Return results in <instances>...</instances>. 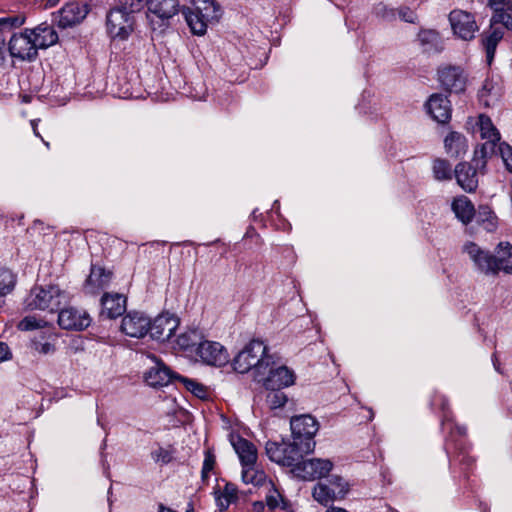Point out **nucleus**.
Masks as SVG:
<instances>
[{
    "mask_svg": "<svg viewBox=\"0 0 512 512\" xmlns=\"http://www.w3.org/2000/svg\"><path fill=\"white\" fill-rule=\"evenodd\" d=\"M46 322L35 316H26L18 323V329L21 331H30L43 327Z\"/></svg>",
    "mask_w": 512,
    "mask_h": 512,
    "instance_id": "c03bdc74",
    "label": "nucleus"
},
{
    "mask_svg": "<svg viewBox=\"0 0 512 512\" xmlns=\"http://www.w3.org/2000/svg\"><path fill=\"white\" fill-rule=\"evenodd\" d=\"M91 323V318L86 311L75 307L61 308L58 310V324L66 330H83Z\"/></svg>",
    "mask_w": 512,
    "mask_h": 512,
    "instance_id": "f3484780",
    "label": "nucleus"
},
{
    "mask_svg": "<svg viewBox=\"0 0 512 512\" xmlns=\"http://www.w3.org/2000/svg\"><path fill=\"white\" fill-rule=\"evenodd\" d=\"M218 503H219V506L223 509V508H226L225 507V499H224V496L221 495L219 498H218Z\"/></svg>",
    "mask_w": 512,
    "mask_h": 512,
    "instance_id": "4d7b16f0",
    "label": "nucleus"
},
{
    "mask_svg": "<svg viewBox=\"0 0 512 512\" xmlns=\"http://www.w3.org/2000/svg\"><path fill=\"white\" fill-rule=\"evenodd\" d=\"M290 427L296 444L312 453L316 445L314 437L320 427L317 419L310 414L297 415L291 418Z\"/></svg>",
    "mask_w": 512,
    "mask_h": 512,
    "instance_id": "0eeeda50",
    "label": "nucleus"
},
{
    "mask_svg": "<svg viewBox=\"0 0 512 512\" xmlns=\"http://www.w3.org/2000/svg\"><path fill=\"white\" fill-rule=\"evenodd\" d=\"M149 327L150 318L137 311L127 313L121 323L122 332L135 338L144 337L148 333Z\"/></svg>",
    "mask_w": 512,
    "mask_h": 512,
    "instance_id": "4be33fe9",
    "label": "nucleus"
},
{
    "mask_svg": "<svg viewBox=\"0 0 512 512\" xmlns=\"http://www.w3.org/2000/svg\"><path fill=\"white\" fill-rule=\"evenodd\" d=\"M265 479V473L257 469L256 464L242 465V480L244 483L258 486L263 484Z\"/></svg>",
    "mask_w": 512,
    "mask_h": 512,
    "instance_id": "e433bc0d",
    "label": "nucleus"
},
{
    "mask_svg": "<svg viewBox=\"0 0 512 512\" xmlns=\"http://www.w3.org/2000/svg\"><path fill=\"white\" fill-rule=\"evenodd\" d=\"M332 468L333 463L330 460L313 458L301 460L294 472L304 480H315L327 476Z\"/></svg>",
    "mask_w": 512,
    "mask_h": 512,
    "instance_id": "dca6fc26",
    "label": "nucleus"
},
{
    "mask_svg": "<svg viewBox=\"0 0 512 512\" xmlns=\"http://www.w3.org/2000/svg\"><path fill=\"white\" fill-rule=\"evenodd\" d=\"M29 32L32 36L36 50L46 49L54 45L58 40V35L55 29L46 23L37 26Z\"/></svg>",
    "mask_w": 512,
    "mask_h": 512,
    "instance_id": "cd10ccee",
    "label": "nucleus"
},
{
    "mask_svg": "<svg viewBox=\"0 0 512 512\" xmlns=\"http://www.w3.org/2000/svg\"><path fill=\"white\" fill-rule=\"evenodd\" d=\"M42 141H43V143L45 144V146H46L47 148H49V146H50L49 142H46V141H44L43 139H42Z\"/></svg>",
    "mask_w": 512,
    "mask_h": 512,
    "instance_id": "680f3d73",
    "label": "nucleus"
},
{
    "mask_svg": "<svg viewBox=\"0 0 512 512\" xmlns=\"http://www.w3.org/2000/svg\"><path fill=\"white\" fill-rule=\"evenodd\" d=\"M203 338V334L198 329H189L181 333L177 339L176 343L180 349L183 351H195L198 347L201 339Z\"/></svg>",
    "mask_w": 512,
    "mask_h": 512,
    "instance_id": "f704fd0d",
    "label": "nucleus"
},
{
    "mask_svg": "<svg viewBox=\"0 0 512 512\" xmlns=\"http://www.w3.org/2000/svg\"><path fill=\"white\" fill-rule=\"evenodd\" d=\"M441 85L448 91L461 93L466 87V76L462 69L456 66H447L438 71Z\"/></svg>",
    "mask_w": 512,
    "mask_h": 512,
    "instance_id": "b1692460",
    "label": "nucleus"
},
{
    "mask_svg": "<svg viewBox=\"0 0 512 512\" xmlns=\"http://www.w3.org/2000/svg\"><path fill=\"white\" fill-rule=\"evenodd\" d=\"M488 5L493 10V15L489 29L481 35V44L486 53V62L491 65L496 48L504 36V29L496 25L502 24L506 29L512 30V1L488 0Z\"/></svg>",
    "mask_w": 512,
    "mask_h": 512,
    "instance_id": "f03ea898",
    "label": "nucleus"
},
{
    "mask_svg": "<svg viewBox=\"0 0 512 512\" xmlns=\"http://www.w3.org/2000/svg\"><path fill=\"white\" fill-rule=\"evenodd\" d=\"M15 285V276L11 270L0 267V296L9 294Z\"/></svg>",
    "mask_w": 512,
    "mask_h": 512,
    "instance_id": "ea45409f",
    "label": "nucleus"
},
{
    "mask_svg": "<svg viewBox=\"0 0 512 512\" xmlns=\"http://www.w3.org/2000/svg\"><path fill=\"white\" fill-rule=\"evenodd\" d=\"M349 491V484L340 476L333 475L325 481H319L312 492L313 498L321 505L327 506L343 499Z\"/></svg>",
    "mask_w": 512,
    "mask_h": 512,
    "instance_id": "6e6552de",
    "label": "nucleus"
},
{
    "mask_svg": "<svg viewBox=\"0 0 512 512\" xmlns=\"http://www.w3.org/2000/svg\"><path fill=\"white\" fill-rule=\"evenodd\" d=\"M59 23L63 27H68L79 23L87 14V10L80 8L77 3H69L59 11Z\"/></svg>",
    "mask_w": 512,
    "mask_h": 512,
    "instance_id": "2f4dec72",
    "label": "nucleus"
},
{
    "mask_svg": "<svg viewBox=\"0 0 512 512\" xmlns=\"http://www.w3.org/2000/svg\"><path fill=\"white\" fill-rule=\"evenodd\" d=\"M266 504L271 510H274V509L280 508V507L282 509L286 508V503H285L282 495L274 487L269 491V493L266 496Z\"/></svg>",
    "mask_w": 512,
    "mask_h": 512,
    "instance_id": "a18cd8bd",
    "label": "nucleus"
},
{
    "mask_svg": "<svg viewBox=\"0 0 512 512\" xmlns=\"http://www.w3.org/2000/svg\"><path fill=\"white\" fill-rule=\"evenodd\" d=\"M147 16L152 25L166 26L179 12L178 0H146Z\"/></svg>",
    "mask_w": 512,
    "mask_h": 512,
    "instance_id": "9b49d317",
    "label": "nucleus"
},
{
    "mask_svg": "<svg viewBox=\"0 0 512 512\" xmlns=\"http://www.w3.org/2000/svg\"><path fill=\"white\" fill-rule=\"evenodd\" d=\"M216 464V457L212 450L207 449L205 451V457L202 466V478L205 480L209 477L210 472L214 469Z\"/></svg>",
    "mask_w": 512,
    "mask_h": 512,
    "instance_id": "09e8293b",
    "label": "nucleus"
},
{
    "mask_svg": "<svg viewBox=\"0 0 512 512\" xmlns=\"http://www.w3.org/2000/svg\"><path fill=\"white\" fill-rule=\"evenodd\" d=\"M398 14H399V17L401 18V20L408 22V23H415L417 20V15L409 7L400 8Z\"/></svg>",
    "mask_w": 512,
    "mask_h": 512,
    "instance_id": "3c124183",
    "label": "nucleus"
},
{
    "mask_svg": "<svg viewBox=\"0 0 512 512\" xmlns=\"http://www.w3.org/2000/svg\"><path fill=\"white\" fill-rule=\"evenodd\" d=\"M451 208L457 219L465 225L470 223L475 216L474 205L466 196L456 197L452 202Z\"/></svg>",
    "mask_w": 512,
    "mask_h": 512,
    "instance_id": "473e14b6",
    "label": "nucleus"
},
{
    "mask_svg": "<svg viewBox=\"0 0 512 512\" xmlns=\"http://www.w3.org/2000/svg\"><path fill=\"white\" fill-rule=\"evenodd\" d=\"M11 358V351L8 345L4 342H0V362L9 360Z\"/></svg>",
    "mask_w": 512,
    "mask_h": 512,
    "instance_id": "864d4df0",
    "label": "nucleus"
},
{
    "mask_svg": "<svg viewBox=\"0 0 512 512\" xmlns=\"http://www.w3.org/2000/svg\"><path fill=\"white\" fill-rule=\"evenodd\" d=\"M265 451L271 461L284 467H291L293 471H295L304 455L310 453L304 451L303 447L296 444L294 440L292 442L268 441L265 445Z\"/></svg>",
    "mask_w": 512,
    "mask_h": 512,
    "instance_id": "423d86ee",
    "label": "nucleus"
},
{
    "mask_svg": "<svg viewBox=\"0 0 512 512\" xmlns=\"http://www.w3.org/2000/svg\"><path fill=\"white\" fill-rule=\"evenodd\" d=\"M101 305L103 314L109 318H116L126 311V298L119 293H105L101 298Z\"/></svg>",
    "mask_w": 512,
    "mask_h": 512,
    "instance_id": "c85d7f7f",
    "label": "nucleus"
},
{
    "mask_svg": "<svg viewBox=\"0 0 512 512\" xmlns=\"http://www.w3.org/2000/svg\"><path fill=\"white\" fill-rule=\"evenodd\" d=\"M376 10H377V14L382 15V17H384V18H389V17L394 16L393 10L388 9L385 5H382V4L378 5Z\"/></svg>",
    "mask_w": 512,
    "mask_h": 512,
    "instance_id": "5fc2aeb1",
    "label": "nucleus"
},
{
    "mask_svg": "<svg viewBox=\"0 0 512 512\" xmlns=\"http://www.w3.org/2000/svg\"><path fill=\"white\" fill-rule=\"evenodd\" d=\"M182 14L193 34L204 35L208 24L221 18L222 8L215 0H193V7H184Z\"/></svg>",
    "mask_w": 512,
    "mask_h": 512,
    "instance_id": "7ed1b4c3",
    "label": "nucleus"
},
{
    "mask_svg": "<svg viewBox=\"0 0 512 512\" xmlns=\"http://www.w3.org/2000/svg\"><path fill=\"white\" fill-rule=\"evenodd\" d=\"M196 355L206 365L222 367L229 362L227 349L217 341L201 339L196 348Z\"/></svg>",
    "mask_w": 512,
    "mask_h": 512,
    "instance_id": "f8f14e48",
    "label": "nucleus"
},
{
    "mask_svg": "<svg viewBox=\"0 0 512 512\" xmlns=\"http://www.w3.org/2000/svg\"><path fill=\"white\" fill-rule=\"evenodd\" d=\"M476 222L487 232H493L497 228L498 219L489 207L481 206L476 214Z\"/></svg>",
    "mask_w": 512,
    "mask_h": 512,
    "instance_id": "c9c22d12",
    "label": "nucleus"
},
{
    "mask_svg": "<svg viewBox=\"0 0 512 512\" xmlns=\"http://www.w3.org/2000/svg\"><path fill=\"white\" fill-rule=\"evenodd\" d=\"M463 251L469 256L477 270L487 275H495L496 264L489 251L482 249L474 242L465 243Z\"/></svg>",
    "mask_w": 512,
    "mask_h": 512,
    "instance_id": "a211bd4d",
    "label": "nucleus"
},
{
    "mask_svg": "<svg viewBox=\"0 0 512 512\" xmlns=\"http://www.w3.org/2000/svg\"><path fill=\"white\" fill-rule=\"evenodd\" d=\"M38 121L39 120H32L31 121V126H32V129H33L34 135L42 139L41 135L39 134V132L37 130V123H38Z\"/></svg>",
    "mask_w": 512,
    "mask_h": 512,
    "instance_id": "6e6d98bb",
    "label": "nucleus"
},
{
    "mask_svg": "<svg viewBox=\"0 0 512 512\" xmlns=\"http://www.w3.org/2000/svg\"><path fill=\"white\" fill-rule=\"evenodd\" d=\"M68 301V295L57 285L36 286L31 289L25 299V307L29 310H48L56 312Z\"/></svg>",
    "mask_w": 512,
    "mask_h": 512,
    "instance_id": "39448f33",
    "label": "nucleus"
},
{
    "mask_svg": "<svg viewBox=\"0 0 512 512\" xmlns=\"http://www.w3.org/2000/svg\"><path fill=\"white\" fill-rule=\"evenodd\" d=\"M17 23V19L16 18H1L0 19V51L4 48L5 46V37L3 35V28L6 27V26H14L15 24Z\"/></svg>",
    "mask_w": 512,
    "mask_h": 512,
    "instance_id": "603ef678",
    "label": "nucleus"
},
{
    "mask_svg": "<svg viewBox=\"0 0 512 512\" xmlns=\"http://www.w3.org/2000/svg\"><path fill=\"white\" fill-rule=\"evenodd\" d=\"M180 375L174 373L161 361H156L144 375L145 382L151 387L167 386L170 383L177 384Z\"/></svg>",
    "mask_w": 512,
    "mask_h": 512,
    "instance_id": "5701e85b",
    "label": "nucleus"
},
{
    "mask_svg": "<svg viewBox=\"0 0 512 512\" xmlns=\"http://www.w3.org/2000/svg\"><path fill=\"white\" fill-rule=\"evenodd\" d=\"M503 95V84L499 76H488L478 91V101L484 107L496 106Z\"/></svg>",
    "mask_w": 512,
    "mask_h": 512,
    "instance_id": "6ab92c4d",
    "label": "nucleus"
},
{
    "mask_svg": "<svg viewBox=\"0 0 512 512\" xmlns=\"http://www.w3.org/2000/svg\"><path fill=\"white\" fill-rule=\"evenodd\" d=\"M145 5L146 1L144 0H119L118 7L132 15L133 13L141 11Z\"/></svg>",
    "mask_w": 512,
    "mask_h": 512,
    "instance_id": "de8ad7c7",
    "label": "nucleus"
},
{
    "mask_svg": "<svg viewBox=\"0 0 512 512\" xmlns=\"http://www.w3.org/2000/svg\"><path fill=\"white\" fill-rule=\"evenodd\" d=\"M9 52L12 57L21 60H32L37 56V50L28 30L25 33L14 34L10 38Z\"/></svg>",
    "mask_w": 512,
    "mask_h": 512,
    "instance_id": "aec40b11",
    "label": "nucleus"
},
{
    "mask_svg": "<svg viewBox=\"0 0 512 512\" xmlns=\"http://www.w3.org/2000/svg\"><path fill=\"white\" fill-rule=\"evenodd\" d=\"M222 495L225 499V507H228L232 502L237 500V490L231 484L225 486Z\"/></svg>",
    "mask_w": 512,
    "mask_h": 512,
    "instance_id": "8fccbe9b",
    "label": "nucleus"
},
{
    "mask_svg": "<svg viewBox=\"0 0 512 512\" xmlns=\"http://www.w3.org/2000/svg\"><path fill=\"white\" fill-rule=\"evenodd\" d=\"M327 512H347V511L342 508L332 507L331 509L327 510Z\"/></svg>",
    "mask_w": 512,
    "mask_h": 512,
    "instance_id": "13d9d810",
    "label": "nucleus"
},
{
    "mask_svg": "<svg viewBox=\"0 0 512 512\" xmlns=\"http://www.w3.org/2000/svg\"><path fill=\"white\" fill-rule=\"evenodd\" d=\"M178 325L179 320L177 317L170 314H162L153 321L150 320L148 333L154 340L166 341L171 338Z\"/></svg>",
    "mask_w": 512,
    "mask_h": 512,
    "instance_id": "412c9836",
    "label": "nucleus"
},
{
    "mask_svg": "<svg viewBox=\"0 0 512 512\" xmlns=\"http://www.w3.org/2000/svg\"><path fill=\"white\" fill-rule=\"evenodd\" d=\"M150 456L155 463L161 465L168 464L173 459L171 450L159 445L151 450Z\"/></svg>",
    "mask_w": 512,
    "mask_h": 512,
    "instance_id": "37998d69",
    "label": "nucleus"
},
{
    "mask_svg": "<svg viewBox=\"0 0 512 512\" xmlns=\"http://www.w3.org/2000/svg\"><path fill=\"white\" fill-rule=\"evenodd\" d=\"M230 441L239 457L241 465L256 464L257 449L253 443L239 435H232Z\"/></svg>",
    "mask_w": 512,
    "mask_h": 512,
    "instance_id": "bb28decb",
    "label": "nucleus"
},
{
    "mask_svg": "<svg viewBox=\"0 0 512 512\" xmlns=\"http://www.w3.org/2000/svg\"><path fill=\"white\" fill-rule=\"evenodd\" d=\"M418 40L428 54L440 53L444 49V42L439 32L433 29H421L418 33Z\"/></svg>",
    "mask_w": 512,
    "mask_h": 512,
    "instance_id": "c756f323",
    "label": "nucleus"
},
{
    "mask_svg": "<svg viewBox=\"0 0 512 512\" xmlns=\"http://www.w3.org/2000/svg\"><path fill=\"white\" fill-rule=\"evenodd\" d=\"M255 508H256V509H261V508H263V503H261V502L255 503Z\"/></svg>",
    "mask_w": 512,
    "mask_h": 512,
    "instance_id": "052dcab7",
    "label": "nucleus"
},
{
    "mask_svg": "<svg viewBox=\"0 0 512 512\" xmlns=\"http://www.w3.org/2000/svg\"><path fill=\"white\" fill-rule=\"evenodd\" d=\"M499 153L507 170L512 173V147L505 142L497 145L496 153Z\"/></svg>",
    "mask_w": 512,
    "mask_h": 512,
    "instance_id": "49530a36",
    "label": "nucleus"
},
{
    "mask_svg": "<svg viewBox=\"0 0 512 512\" xmlns=\"http://www.w3.org/2000/svg\"><path fill=\"white\" fill-rule=\"evenodd\" d=\"M495 261V274L503 271L512 272V245L509 242H500L496 248V254L493 255Z\"/></svg>",
    "mask_w": 512,
    "mask_h": 512,
    "instance_id": "7c9ffc66",
    "label": "nucleus"
},
{
    "mask_svg": "<svg viewBox=\"0 0 512 512\" xmlns=\"http://www.w3.org/2000/svg\"><path fill=\"white\" fill-rule=\"evenodd\" d=\"M270 364H273V356L267 353V347L258 339L251 340L233 360L236 372L246 373L253 369L254 377Z\"/></svg>",
    "mask_w": 512,
    "mask_h": 512,
    "instance_id": "20e7f679",
    "label": "nucleus"
},
{
    "mask_svg": "<svg viewBox=\"0 0 512 512\" xmlns=\"http://www.w3.org/2000/svg\"><path fill=\"white\" fill-rule=\"evenodd\" d=\"M31 347L35 352L42 355H49L55 352V345L42 333L32 339Z\"/></svg>",
    "mask_w": 512,
    "mask_h": 512,
    "instance_id": "58836bf2",
    "label": "nucleus"
},
{
    "mask_svg": "<svg viewBox=\"0 0 512 512\" xmlns=\"http://www.w3.org/2000/svg\"><path fill=\"white\" fill-rule=\"evenodd\" d=\"M106 24L112 38L126 39L133 29V17L120 7H116L108 13Z\"/></svg>",
    "mask_w": 512,
    "mask_h": 512,
    "instance_id": "2eb2a0df",
    "label": "nucleus"
},
{
    "mask_svg": "<svg viewBox=\"0 0 512 512\" xmlns=\"http://www.w3.org/2000/svg\"><path fill=\"white\" fill-rule=\"evenodd\" d=\"M112 280V272L96 265H92L90 274L85 283V290L89 294H98L107 288Z\"/></svg>",
    "mask_w": 512,
    "mask_h": 512,
    "instance_id": "a878e982",
    "label": "nucleus"
},
{
    "mask_svg": "<svg viewBox=\"0 0 512 512\" xmlns=\"http://www.w3.org/2000/svg\"><path fill=\"white\" fill-rule=\"evenodd\" d=\"M433 407H439L442 411L441 429L447 433L445 439V450L449 457L450 465L453 466L457 462L470 467L474 460L468 455L466 447L463 442V437L466 435V428L457 425L451 418V413L448 409V402L442 395H435L431 400Z\"/></svg>",
    "mask_w": 512,
    "mask_h": 512,
    "instance_id": "f257e3e1",
    "label": "nucleus"
},
{
    "mask_svg": "<svg viewBox=\"0 0 512 512\" xmlns=\"http://www.w3.org/2000/svg\"><path fill=\"white\" fill-rule=\"evenodd\" d=\"M433 174L437 180L452 179V168L450 163L444 159H436L433 162Z\"/></svg>",
    "mask_w": 512,
    "mask_h": 512,
    "instance_id": "a19ab883",
    "label": "nucleus"
},
{
    "mask_svg": "<svg viewBox=\"0 0 512 512\" xmlns=\"http://www.w3.org/2000/svg\"><path fill=\"white\" fill-rule=\"evenodd\" d=\"M480 136L486 141L475 149L476 155L491 157L496 153L497 145L500 143V133L493 125L491 119L486 115L479 116Z\"/></svg>",
    "mask_w": 512,
    "mask_h": 512,
    "instance_id": "4468645a",
    "label": "nucleus"
},
{
    "mask_svg": "<svg viewBox=\"0 0 512 512\" xmlns=\"http://www.w3.org/2000/svg\"><path fill=\"white\" fill-rule=\"evenodd\" d=\"M255 381L261 383L264 388L283 389L294 384L295 375L292 370L284 365H277L273 360V364L255 376Z\"/></svg>",
    "mask_w": 512,
    "mask_h": 512,
    "instance_id": "9d476101",
    "label": "nucleus"
},
{
    "mask_svg": "<svg viewBox=\"0 0 512 512\" xmlns=\"http://www.w3.org/2000/svg\"><path fill=\"white\" fill-rule=\"evenodd\" d=\"M252 215L255 217V215H256V210H254V211L252 212Z\"/></svg>",
    "mask_w": 512,
    "mask_h": 512,
    "instance_id": "e2e57ef3",
    "label": "nucleus"
},
{
    "mask_svg": "<svg viewBox=\"0 0 512 512\" xmlns=\"http://www.w3.org/2000/svg\"><path fill=\"white\" fill-rule=\"evenodd\" d=\"M267 393L265 396L266 405L270 410H275L284 407L288 401L287 395L282 389L265 388Z\"/></svg>",
    "mask_w": 512,
    "mask_h": 512,
    "instance_id": "4c0bfd02",
    "label": "nucleus"
},
{
    "mask_svg": "<svg viewBox=\"0 0 512 512\" xmlns=\"http://www.w3.org/2000/svg\"><path fill=\"white\" fill-rule=\"evenodd\" d=\"M58 2H59V0H48V4L50 6H55Z\"/></svg>",
    "mask_w": 512,
    "mask_h": 512,
    "instance_id": "bf43d9fd",
    "label": "nucleus"
},
{
    "mask_svg": "<svg viewBox=\"0 0 512 512\" xmlns=\"http://www.w3.org/2000/svg\"><path fill=\"white\" fill-rule=\"evenodd\" d=\"M178 383H181L188 391H190L196 397L200 399L206 397V389L202 384L192 379L183 377L181 375L178 377Z\"/></svg>",
    "mask_w": 512,
    "mask_h": 512,
    "instance_id": "79ce46f5",
    "label": "nucleus"
},
{
    "mask_svg": "<svg viewBox=\"0 0 512 512\" xmlns=\"http://www.w3.org/2000/svg\"><path fill=\"white\" fill-rule=\"evenodd\" d=\"M444 146L446 153L455 158L465 154L468 148L465 136L455 131L446 136Z\"/></svg>",
    "mask_w": 512,
    "mask_h": 512,
    "instance_id": "72a5a7b5",
    "label": "nucleus"
},
{
    "mask_svg": "<svg viewBox=\"0 0 512 512\" xmlns=\"http://www.w3.org/2000/svg\"><path fill=\"white\" fill-rule=\"evenodd\" d=\"M449 22L453 33L464 41L474 39L475 33L479 30L473 14L455 9L449 14Z\"/></svg>",
    "mask_w": 512,
    "mask_h": 512,
    "instance_id": "ddd939ff",
    "label": "nucleus"
},
{
    "mask_svg": "<svg viewBox=\"0 0 512 512\" xmlns=\"http://www.w3.org/2000/svg\"><path fill=\"white\" fill-rule=\"evenodd\" d=\"M427 112L439 122L446 123L451 118V105L448 98L442 94H433L426 103Z\"/></svg>",
    "mask_w": 512,
    "mask_h": 512,
    "instance_id": "393cba45",
    "label": "nucleus"
},
{
    "mask_svg": "<svg viewBox=\"0 0 512 512\" xmlns=\"http://www.w3.org/2000/svg\"><path fill=\"white\" fill-rule=\"evenodd\" d=\"M488 158L489 157H481V155H476V152H474V157L471 163L460 162L456 165L454 169L455 178L458 185L464 191L471 193L477 189V173L478 171L482 172L485 169Z\"/></svg>",
    "mask_w": 512,
    "mask_h": 512,
    "instance_id": "1a4fd4ad",
    "label": "nucleus"
}]
</instances>
